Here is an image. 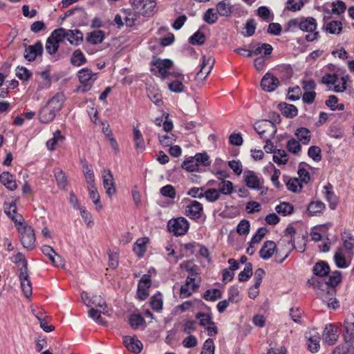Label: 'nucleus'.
Masks as SVG:
<instances>
[{
	"mask_svg": "<svg viewBox=\"0 0 354 354\" xmlns=\"http://www.w3.org/2000/svg\"><path fill=\"white\" fill-rule=\"evenodd\" d=\"M324 197L326 201L329 203V207L331 209H335L337 207V199L336 195L332 191L333 186L328 183L327 185L324 187Z\"/></svg>",
	"mask_w": 354,
	"mask_h": 354,
	"instance_id": "obj_29",
	"label": "nucleus"
},
{
	"mask_svg": "<svg viewBox=\"0 0 354 354\" xmlns=\"http://www.w3.org/2000/svg\"><path fill=\"white\" fill-rule=\"evenodd\" d=\"M19 280L21 282V290L26 297L32 295V286L30 280L28 279V271H20Z\"/></svg>",
	"mask_w": 354,
	"mask_h": 354,
	"instance_id": "obj_23",
	"label": "nucleus"
},
{
	"mask_svg": "<svg viewBox=\"0 0 354 354\" xmlns=\"http://www.w3.org/2000/svg\"><path fill=\"white\" fill-rule=\"evenodd\" d=\"M293 209L294 207L291 204L285 202L280 203L275 207L276 212L279 214H283V216L291 214Z\"/></svg>",
	"mask_w": 354,
	"mask_h": 354,
	"instance_id": "obj_48",
	"label": "nucleus"
},
{
	"mask_svg": "<svg viewBox=\"0 0 354 354\" xmlns=\"http://www.w3.org/2000/svg\"><path fill=\"white\" fill-rule=\"evenodd\" d=\"M0 182L9 190L14 191L17 188L15 178L8 171H4L1 174Z\"/></svg>",
	"mask_w": 354,
	"mask_h": 354,
	"instance_id": "obj_28",
	"label": "nucleus"
},
{
	"mask_svg": "<svg viewBox=\"0 0 354 354\" xmlns=\"http://www.w3.org/2000/svg\"><path fill=\"white\" fill-rule=\"evenodd\" d=\"M123 343L129 351L136 354L140 353L142 349V342L136 337L125 336L123 339Z\"/></svg>",
	"mask_w": 354,
	"mask_h": 354,
	"instance_id": "obj_21",
	"label": "nucleus"
},
{
	"mask_svg": "<svg viewBox=\"0 0 354 354\" xmlns=\"http://www.w3.org/2000/svg\"><path fill=\"white\" fill-rule=\"evenodd\" d=\"M249 47L250 48V51L248 52L246 57H250L253 55H259L262 53H263L265 56L269 55L273 50L272 46L267 43H259L257 45L250 44Z\"/></svg>",
	"mask_w": 354,
	"mask_h": 354,
	"instance_id": "obj_13",
	"label": "nucleus"
},
{
	"mask_svg": "<svg viewBox=\"0 0 354 354\" xmlns=\"http://www.w3.org/2000/svg\"><path fill=\"white\" fill-rule=\"evenodd\" d=\"M252 275V264L248 263L243 271H241L239 275L238 279L240 281H247L250 277Z\"/></svg>",
	"mask_w": 354,
	"mask_h": 354,
	"instance_id": "obj_49",
	"label": "nucleus"
},
{
	"mask_svg": "<svg viewBox=\"0 0 354 354\" xmlns=\"http://www.w3.org/2000/svg\"><path fill=\"white\" fill-rule=\"evenodd\" d=\"M254 128L263 140H271L277 132V127L274 123L267 120L257 122Z\"/></svg>",
	"mask_w": 354,
	"mask_h": 354,
	"instance_id": "obj_4",
	"label": "nucleus"
},
{
	"mask_svg": "<svg viewBox=\"0 0 354 354\" xmlns=\"http://www.w3.org/2000/svg\"><path fill=\"white\" fill-rule=\"evenodd\" d=\"M151 307L156 311H159L162 308V297L161 294H156L151 298Z\"/></svg>",
	"mask_w": 354,
	"mask_h": 354,
	"instance_id": "obj_52",
	"label": "nucleus"
},
{
	"mask_svg": "<svg viewBox=\"0 0 354 354\" xmlns=\"http://www.w3.org/2000/svg\"><path fill=\"white\" fill-rule=\"evenodd\" d=\"M43 254L48 257L51 263L56 267H63L64 260L55 250L49 245H43L41 247Z\"/></svg>",
	"mask_w": 354,
	"mask_h": 354,
	"instance_id": "obj_17",
	"label": "nucleus"
},
{
	"mask_svg": "<svg viewBox=\"0 0 354 354\" xmlns=\"http://www.w3.org/2000/svg\"><path fill=\"white\" fill-rule=\"evenodd\" d=\"M189 227L187 220L184 217H178L170 219L167 223V228L175 236L184 235Z\"/></svg>",
	"mask_w": 354,
	"mask_h": 354,
	"instance_id": "obj_5",
	"label": "nucleus"
},
{
	"mask_svg": "<svg viewBox=\"0 0 354 354\" xmlns=\"http://www.w3.org/2000/svg\"><path fill=\"white\" fill-rule=\"evenodd\" d=\"M151 286V279L149 275H143L138 285L137 295L140 300H145L149 295L148 288Z\"/></svg>",
	"mask_w": 354,
	"mask_h": 354,
	"instance_id": "obj_19",
	"label": "nucleus"
},
{
	"mask_svg": "<svg viewBox=\"0 0 354 354\" xmlns=\"http://www.w3.org/2000/svg\"><path fill=\"white\" fill-rule=\"evenodd\" d=\"M325 209V204L321 201H312L307 207L310 216H314L321 213Z\"/></svg>",
	"mask_w": 354,
	"mask_h": 354,
	"instance_id": "obj_36",
	"label": "nucleus"
},
{
	"mask_svg": "<svg viewBox=\"0 0 354 354\" xmlns=\"http://www.w3.org/2000/svg\"><path fill=\"white\" fill-rule=\"evenodd\" d=\"M276 250V244L272 241H266L259 251V255L263 259H270Z\"/></svg>",
	"mask_w": 354,
	"mask_h": 354,
	"instance_id": "obj_24",
	"label": "nucleus"
},
{
	"mask_svg": "<svg viewBox=\"0 0 354 354\" xmlns=\"http://www.w3.org/2000/svg\"><path fill=\"white\" fill-rule=\"evenodd\" d=\"M65 95L57 93L52 97L39 111V120L41 123L48 124L52 122L57 113L60 111L65 101Z\"/></svg>",
	"mask_w": 354,
	"mask_h": 354,
	"instance_id": "obj_2",
	"label": "nucleus"
},
{
	"mask_svg": "<svg viewBox=\"0 0 354 354\" xmlns=\"http://www.w3.org/2000/svg\"><path fill=\"white\" fill-rule=\"evenodd\" d=\"M193 158L197 162L198 167L199 165L206 167L210 165L209 156L205 152L196 153Z\"/></svg>",
	"mask_w": 354,
	"mask_h": 354,
	"instance_id": "obj_53",
	"label": "nucleus"
},
{
	"mask_svg": "<svg viewBox=\"0 0 354 354\" xmlns=\"http://www.w3.org/2000/svg\"><path fill=\"white\" fill-rule=\"evenodd\" d=\"M272 159L278 165H285L288 160V156L283 149H276L274 151Z\"/></svg>",
	"mask_w": 354,
	"mask_h": 354,
	"instance_id": "obj_39",
	"label": "nucleus"
},
{
	"mask_svg": "<svg viewBox=\"0 0 354 354\" xmlns=\"http://www.w3.org/2000/svg\"><path fill=\"white\" fill-rule=\"evenodd\" d=\"M283 181L286 183L288 189L292 192H298L301 191L303 187L299 179L297 178H291L285 176H283Z\"/></svg>",
	"mask_w": 354,
	"mask_h": 354,
	"instance_id": "obj_31",
	"label": "nucleus"
},
{
	"mask_svg": "<svg viewBox=\"0 0 354 354\" xmlns=\"http://www.w3.org/2000/svg\"><path fill=\"white\" fill-rule=\"evenodd\" d=\"M147 95L149 99L157 106H160L162 104V95L154 87L148 88Z\"/></svg>",
	"mask_w": 354,
	"mask_h": 354,
	"instance_id": "obj_44",
	"label": "nucleus"
},
{
	"mask_svg": "<svg viewBox=\"0 0 354 354\" xmlns=\"http://www.w3.org/2000/svg\"><path fill=\"white\" fill-rule=\"evenodd\" d=\"M73 16V20L76 22H84L88 19V16L85 10L82 8H75L68 10L62 20H64L66 17Z\"/></svg>",
	"mask_w": 354,
	"mask_h": 354,
	"instance_id": "obj_22",
	"label": "nucleus"
},
{
	"mask_svg": "<svg viewBox=\"0 0 354 354\" xmlns=\"http://www.w3.org/2000/svg\"><path fill=\"white\" fill-rule=\"evenodd\" d=\"M255 30V24H243V27L240 28V33L243 37H248L254 35Z\"/></svg>",
	"mask_w": 354,
	"mask_h": 354,
	"instance_id": "obj_58",
	"label": "nucleus"
},
{
	"mask_svg": "<svg viewBox=\"0 0 354 354\" xmlns=\"http://www.w3.org/2000/svg\"><path fill=\"white\" fill-rule=\"evenodd\" d=\"M218 190L221 194L224 195H230L233 192L234 187L233 184L230 180H220L218 184Z\"/></svg>",
	"mask_w": 354,
	"mask_h": 354,
	"instance_id": "obj_43",
	"label": "nucleus"
},
{
	"mask_svg": "<svg viewBox=\"0 0 354 354\" xmlns=\"http://www.w3.org/2000/svg\"><path fill=\"white\" fill-rule=\"evenodd\" d=\"M67 33L66 29L60 28L53 30L50 37L59 44L66 39Z\"/></svg>",
	"mask_w": 354,
	"mask_h": 354,
	"instance_id": "obj_42",
	"label": "nucleus"
},
{
	"mask_svg": "<svg viewBox=\"0 0 354 354\" xmlns=\"http://www.w3.org/2000/svg\"><path fill=\"white\" fill-rule=\"evenodd\" d=\"M243 178L246 185L249 188L257 190H260L263 188V186L261 185L263 180L260 179L254 171H245L244 172Z\"/></svg>",
	"mask_w": 354,
	"mask_h": 354,
	"instance_id": "obj_12",
	"label": "nucleus"
},
{
	"mask_svg": "<svg viewBox=\"0 0 354 354\" xmlns=\"http://www.w3.org/2000/svg\"><path fill=\"white\" fill-rule=\"evenodd\" d=\"M339 330L335 324L326 325L323 332V339L328 345H333L339 338Z\"/></svg>",
	"mask_w": 354,
	"mask_h": 354,
	"instance_id": "obj_9",
	"label": "nucleus"
},
{
	"mask_svg": "<svg viewBox=\"0 0 354 354\" xmlns=\"http://www.w3.org/2000/svg\"><path fill=\"white\" fill-rule=\"evenodd\" d=\"M209 35V29L207 26L203 25L189 37V41L192 45H202L205 42L207 37Z\"/></svg>",
	"mask_w": 354,
	"mask_h": 354,
	"instance_id": "obj_10",
	"label": "nucleus"
},
{
	"mask_svg": "<svg viewBox=\"0 0 354 354\" xmlns=\"http://www.w3.org/2000/svg\"><path fill=\"white\" fill-rule=\"evenodd\" d=\"M102 178L103 186L106 189V193L109 196L111 197L116 192L114 179L111 171L109 169L104 170Z\"/></svg>",
	"mask_w": 354,
	"mask_h": 354,
	"instance_id": "obj_18",
	"label": "nucleus"
},
{
	"mask_svg": "<svg viewBox=\"0 0 354 354\" xmlns=\"http://www.w3.org/2000/svg\"><path fill=\"white\" fill-rule=\"evenodd\" d=\"M313 272L317 277H324L329 274L330 269L328 263L324 261H319L314 266Z\"/></svg>",
	"mask_w": 354,
	"mask_h": 354,
	"instance_id": "obj_26",
	"label": "nucleus"
},
{
	"mask_svg": "<svg viewBox=\"0 0 354 354\" xmlns=\"http://www.w3.org/2000/svg\"><path fill=\"white\" fill-rule=\"evenodd\" d=\"M342 273L335 270L332 272L327 280L318 279L312 277L308 280V284L313 286L316 290L317 295L327 304L329 308L336 309L339 307L338 301L335 296L336 295V286L342 281Z\"/></svg>",
	"mask_w": 354,
	"mask_h": 354,
	"instance_id": "obj_1",
	"label": "nucleus"
},
{
	"mask_svg": "<svg viewBox=\"0 0 354 354\" xmlns=\"http://www.w3.org/2000/svg\"><path fill=\"white\" fill-rule=\"evenodd\" d=\"M104 39V33L102 30H94L88 32L86 36V41L92 44H100Z\"/></svg>",
	"mask_w": 354,
	"mask_h": 354,
	"instance_id": "obj_35",
	"label": "nucleus"
},
{
	"mask_svg": "<svg viewBox=\"0 0 354 354\" xmlns=\"http://www.w3.org/2000/svg\"><path fill=\"white\" fill-rule=\"evenodd\" d=\"M289 26L294 28H299L304 32H308L305 38L308 41L315 40L319 35V32L315 31L317 29V24H289Z\"/></svg>",
	"mask_w": 354,
	"mask_h": 354,
	"instance_id": "obj_8",
	"label": "nucleus"
},
{
	"mask_svg": "<svg viewBox=\"0 0 354 354\" xmlns=\"http://www.w3.org/2000/svg\"><path fill=\"white\" fill-rule=\"evenodd\" d=\"M196 318L198 319L199 324L203 327L213 324L212 317L209 314L198 313L196 315Z\"/></svg>",
	"mask_w": 354,
	"mask_h": 354,
	"instance_id": "obj_57",
	"label": "nucleus"
},
{
	"mask_svg": "<svg viewBox=\"0 0 354 354\" xmlns=\"http://www.w3.org/2000/svg\"><path fill=\"white\" fill-rule=\"evenodd\" d=\"M257 14L263 21L273 20V15L266 6H261L257 10Z\"/></svg>",
	"mask_w": 354,
	"mask_h": 354,
	"instance_id": "obj_63",
	"label": "nucleus"
},
{
	"mask_svg": "<svg viewBox=\"0 0 354 354\" xmlns=\"http://www.w3.org/2000/svg\"><path fill=\"white\" fill-rule=\"evenodd\" d=\"M106 313L107 312L105 311V308H103L102 310H97L94 308H91L88 311V316L94 321L101 324H104L103 320L101 317V314L102 313L105 315Z\"/></svg>",
	"mask_w": 354,
	"mask_h": 354,
	"instance_id": "obj_50",
	"label": "nucleus"
},
{
	"mask_svg": "<svg viewBox=\"0 0 354 354\" xmlns=\"http://www.w3.org/2000/svg\"><path fill=\"white\" fill-rule=\"evenodd\" d=\"M168 80L170 81L168 83V88L171 92L181 93L184 91L185 86L183 84L184 75L181 73L172 72Z\"/></svg>",
	"mask_w": 354,
	"mask_h": 354,
	"instance_id": "obj_7",
	"label": "nucleus"
},
{
	"mask_svg": "<svg viewBox=\"0 0 354 354\" xmlns=\"http://www.w3.org/2000/svg\"><path fill=\"white\" fill-rule=\"evenodd\" d=\"M322 151L317 146H311L308 151V154L314 161L319 162L322 160Z\"/></svg>",
	"mask_w": 354,
	"mask_h": 354,
	"instance_id": "obj_62",
	"label": "nucleus"
},
{
	"mask_svg": "<svg viewBox=\"0 0 354 354\" xmlns=\"http://www.w3.org/2000/svg\"><path fill=\"white\" fill-rule=\"evenodd\" d=\"M286 147L289 152L297 154L301 149L300 142L295 138L290 139L286 144Z\"/></svg>",
	"mask_w": 354,
	"mask_h": 354,
	"instance_id": "obj_54",
	"label": "nucleus"
},
{
	"mask_svg": "<svg viewBox=\"0 0 354 354\" xmlns=\"http://www.w3.org/2000/svg\"><path fill=\"white\" fill-rule=\"evenodd\" d=\"M151 65L155 67L151 68L155 75L160 77L162 80L170 77L172 72H169V70L173 66V62L170 59H161L154 57L151 62Z\"/></svg>",
	"mask_w": 354,
	"mask_h": 354,
	"instance_id": "obj_3",
	"label": "nucleus"
},
{
	"mask_svg": "<svg viewBox=\"0 0 354 354\" xmlns=\"http://www.w3.org/2000/svg\"><path fill=\"white\" fill-rule=\"evenodd\" d=\"M217 15L221 16H228L231 13V6L229 3L225 1L219 2L216 6Z\"/></svg>",
	"mask_w": 354,
	"mask_h": 354,
	"instance_id": "obj_59",
	"label": "nucleus"
},
{
	"mask_svg": "<svg viewBox=\"0 0 354 354\" xmlns=\"http://www.w3.org/2000/svg\"><path fill=\"white\" fill-rule=\"evenodd\" d=\"M279 79L270 73H267L261 81V86L264 91H274L279 85Z\"/></svg>",
	"mask_w": 354,
	"mask_h": 354,
	"instance_id": "obj_11",
	"label": "nucleus"
},
{
	"mask_svg": "<svg viewBox=\"0 0 354 354\" xmlns=\"http://www.w3.org/2000/svg\"><path fill=\"white\" fill-rule=\"evenodd\" d=\"M43 53V45L40 41L36 42L34 45L27 46L24 51V58L29 61H34L37 56H41Z\"/></svg>",
	"mask_w": 354,
	"mask_h": 354,
	"instance_id": "obj_16",
	"label": "nucleus"
},
{
	"mask_svg": "<svg viewBox=\"0 0 354 354\" xmlns=\"http://www.w3.org/2000/svg\"><path fill=\"white\" fill-rule=\"evenodd\" d=\"M86 62V59L83 53L80 50H75L71 58V63L77 66H80Z\"/></svg>",
	"mask_w": 354,
	"mask_h": 354,
	"instance_id": "obj_41",
	"label": "nucleus"
},
{
	"mask_svg": "<svg viewBox=\"0 0 354 354\" xmlns=\"http://www.w3.org/2000/svg\"><path fill=\"white\" fill-rule=\"evenodd\" d=\"M344 328L345 331L344 334V339L348 342L354 337V317L346 318L344 321Z\"/></svg>",
	"mask_w": 354,
	"mask_h": 354,
	"instance_id": "obj_30",
	"label": "nucleus"
},
{
	"mask_svg": "<svg viewBox=\"0 0 354 354\" xmlns=\"http://www.w3.org/2000/svg\"><path fill=\"white\" fill-rule=\"evenodd\" d=\"M279 108L281 113L287 118H293L297 115L298 110L293 104H289L286 102H281Z\"/></svg>",
	"mask_w": 354,
	"mask_h": 354,
	"instance_id": "obj_32",
	"label": "nucleus"
},
{
	"mask_svg": "<svg viewBox=\"0 0 354 354\" xmlns=\"http://www.w3.org/2000/svg\"><path fill=\"white\" fill-rule=\"evenodd\" d=\"M94 75L95 74L87 68H84L78 72L79 80L83 84V91H87L91 88Z\"/></svg>",
	"mask_w": 354,
	"mask_h": 354,
	"instance_id": "obj_15",
	"label": "nucleus"
},
{
	"mask_svg": "<svg viewBox=\"0 0 354 354\" xmlns=\"http://www.w3.org/2000/svg\"><path fill=\"white\" fill-rule=\"evenodd\" d=\"M241 299L240 292L236 287H231L228 290V301L230 303H237Z\"/></svg>",
	"mask_w": 354,
	"mask_h": 354,
	"instance_id": "obj_61",
	"label": "nucleus"
},
{
	"mask_svg": "<svg viewBox=\"0 0 354 354\" xmlns=\"http://www.w3.org/2000/svg\"><path fill=\"white\" fill-rule=\"evenodd\" d=\"M5 213L15 222L21 223L23 220L22 216L17 213L15 203H6L4 204Z\"/></svg>",
	"mask_w": 354,
	"mask_h": 354,
	"instance_id": "obj_27",
	"label": "nucleus"
},
{
	"mask_svg": "<svg viewBox=\"0 0 354 354\" xmlns=\"http://www.w3.org/2000/svg\"><path fill=\"white\" fill-rule=\"evenodd\" d=\"M203 205L197 201H192L185 209V214L191 219H198L203 214Z\"/></svg>",
	"mask_w": 354,
	"mask_h": 354,
	"instance_id": "obj_14",
	"label": "nucleus"
},
{
	"mask_svg": "<svg viewBox=\"0 0 354 354\" xmlns=\"http://www.w3.org/2000/svg\"><path fill=\"white\" fill-rule=\"evenodd\" d=\"M198 286L199 285L195 281H187V279H186L185 283L180 288V297L183 298L189 297L192 292L198 288Z\"/></svg>",
	"mask_w": 354,
	"mask_h": 354,
	"instance_id": "obj_33",
	"label": "nucleus"
},
{
	"mask_svg": "<svg viewBox=\"0 0 354 354\" xmlns=\"http://www.w3.org/2000/svg\"><path fill=\"white\" fill-rule=\"evenodd\" d=\"M221 193L216 189H208L204 192L205 199L211 203L215 202L220 198Z\"/></svg>",
	"mask_w": 354,
	"mask_h": 354,
	"instance_id": "obj_55",
	"label": "nucleus"
},
{
	"mask_svg": "<svg viewBox=\"0 0 354 354\" xmlns=\"http://www.w3.org/2000/svg\"><path fill=\"white\" fill-rule=\"evenodd\" d=\"M45 47L49 55H55L59 49V44L49 37L47 39Z\"/></svg>",
	"mask_w": 354,
	"mask_h": 354,
	"instance_id": "obj_60",
	"label": "nucleus"
},
{
	"mask_svg": "<svg viewBox=\"0 0 354 354\" xmlns=\"http://www.w3.org/2000/svg\"><path fill=\"white\" fill-rule=\"evenodd\" d=\"M66 39L71 45L78 46L83 41V35L78 30H67Z\"/></svg>",
	"mask_w": 354,
	"mask_h": 354,
	"instance_id": "obj_34",
	"label": "nucleus"
},
{
	"mask_svg": "<svg viewBox=\"0 0 354 354\" xmlns=\"http://www.w3.org/2000/svg\"><path fill=\"white\" fill-rule=\"evenodd\" d=\"M222 296V292L218 289H210L207 290L205 292L203 295V298L207 301H216L218 299H220Z\"/></svg>",
	"mask_w": 354,
	"mask_h": 354,
	"instance_id": "obj_51",
	"label": "nucleus"
},
{
	"mask_svg": "<svg viewBox=\"0 0 354 354\" xmlns=\"http://www.w3.org/2000/svg\"><path fill=\"white\" fill-rule=\"evenodd\" d=\"M214 62V59L212 57L203 56L201 70L197 73L196 77L205 79L213 68Z\"/></svg>",
	"mask_w": 354,
	"mask_h": 354,
	"instance_id": "obj_20",
	"label": "nucleus"
},
{
	"mask_svg": "<svg viewBox=\"0 0 354 354\" xmlns=\"http://www.w3.org/2000/svg\"><path fill=\"white\" fill-rule=\"evenodd\" d=\"M214 344L212 339H207L203 346L201 354H214Z\"/></svg>",
	"mask_w": 354,
	"mask_h": 354,
	"instance_id": "obj_64",
	"label": "nucleus"
},
{
	"mask_svg": "<svg viewBox=\"0 0 354 354\" xmlns=\"http://www.w3.org/2000/svg\"><path fill=\"white\" fill-rule=\"evenodd\" d=\"M88 189L90 198L93 200V203L97 205V209H101L102 208V205L100 204V194L95 187V185L88 186Z\"/></svg>",
	"mask_w": 354,
	"mask_h": 354,
	"instance_id": "obj_46",
	"label": "nucleus"
},
{
	"mask_svg": "<svg viewBox=\"0 0 354 354\" xmlns=\"http://www.w3.org/2000/svg\"><path fill=\"white\" fill-rule=\"evenodd\" d=\"M54 176L59 187L64 189L67 185V178L64 172L60 169H55L54 170Z\"/></svg>",
	"mask_w": 354,
	"mask_h": 354,
	"instance_id": "obj_47",
	"label": "nucleus"
},
{
	"mask_svg": "<svg viewBox=\"0 0 354 354\" xmlns=\"http://www.w3.org/2000/svg\"><path fill=\"white\" fill-rule=\"evenodd\" d=\"M133 140L135 142L136 148L141 149V150H144L145 147V141H144V139L142 138V135L140 131L138 129L133 127Z\"/></svg>",
	"mask_w": 354,
	"mask_h": 354,
	"instance_id": "obj_45",
	"label": "nucleus"
},
{
	"mask_svg": "<svg viewBox=\"0 0 354 354\" xmlns=\"http://www.w3.org/2000/svg\"><path fill=\"white\" fill-rule=\"evenodd\" d=\"M148 239L140 238L138 239L134 244L133 251L139 257H141L144 255L146 251V244L148 242Z\"/></svg>",
	"mask_w": 354,
	"mask_h": 354,
	"instance_id": "obj_38",
	"label": "nucleus"
},
{
	"mask_svg": "<svg viewBox=\"0 0 354 354\" xmlns=\"http://www.w3.org/2000/svg\"><path fill=\"white\" fill-rule=\"evenodd\" d=\"M295 134L299 139V141L301 142L304 145L308 144L311 138L310 131L305 127L298 128Z\"/></svg>",
	"mask_w": 354,
	"mask_h": 354,
	"instance_id": "obj_37",
	"label": "nucleus"
},
{
	"mask_svg": "<svg viewBox=\"0 0 354 354\" xmlns=\"http://www.w3.org/2000/svg\"><path fill=\"white\" fill-rule=\"evenodd\" d=\"M20 239L23 246L28 250H32L35 243V234L32 227L22 226L19 229Z\"/></svg>",
	"mask_w": 354,
	"mask_h": 354,
	"instance_id": "obj_6",
	"label": "nucleus"
},
{
	"mask_svg": "<svg viewBox=\"0 0 354 354\" xmlns=\"http://www.w3.org/2000/svg\"><path fill=\"white\" fill-rule=\"evenodd\" d=\"M129 324L133 329L138 328L140 326L143 325L145 322L144 318L139 314L131 315L129 319Z\"/></svg>",
	"mask_w": 354,
	"mask_h": 354,
	"instance_id": "obj_56",
	"label": "nucleus"
},
{
	"mask_svg": "<svg viewBox=\"0 0 354 354\" xmlns=\"http://www.w3.org/2000/svg\"><path fill=\"white\" fill-rule=\"evenodd\" d=\"M180 268L189 272L187 281H195L198 274V267L192 261H187L180 264Z\"/></svg>",
	"mask_w": 354,
	"mask_h": 354,
	"instance_id": "obj_25",
	"label": "nucleus"
},
{
	"mask_svg": "<svg viewBox=\"0 0 354 354\" xmlns=\"http://www.w3.org/2000/svg\"><path fill=\"white\" fill-rule=\"evenodd\" d=\"M334 261L337 267L339 268H346L349 266V263H347L346 258L342 252V248H338V250L335 253Z\"/></svg>",
	"mask_w": 354,
	"mask_h": 354,
	"instance_id": "obj_40",
	"label": "nucleus"
}]
</instances>
